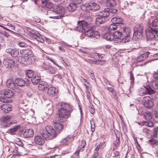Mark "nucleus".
<instances>
[{"mask_svg": "<svg viewBox=\"0 0 158 158\" xmlns=\"http://www.w3.org/2000/svg\"><path fill=\"white\" fill-rule=\"evenodd\" d=\"M24 57L23 56V57L18 56L17 58V60L18 62L21 64H25V62L26 61V60Z\"/></svg>", "mask_w": 158, "mask_h": 158, "instance_id": "41", "label": "nucleus"}, {"mask_svg": "<svg viewBox=\"0 0 158 158\" xmlns=\"http://www.w3.org/2000/svg\"><path fill=\"white\" fill-rule=\"evenodd\" d=\"M81 0H71V2L73 4H75L77 6H78V5L81 2Z\"/></svg>", "mask_w": 158, "mask_h": 158, "instance_id": "53", "label": "nucleus"}, {"mask_svg": "<svg viewBox=\"0 0 158 158\" xmlns=\"http://www.w3.org/2000/svg\"><path fill=\"white\" fill-rule=\"evenodd\" d=\"M143 32L138 31H134V33L133 34V39L135 40L141 38L143 36L142 34Z\"/></svg>", "mask_w": 158, "mask_h": 158, "instance_id": "23", "label": "nucleus"}, {"mask_svg": "<svg viewBox=\"0 0 158 158\" xmlns=\"http://www.w3.org/2000/svg\"><path fill=\"white\" fill-rule=\"evenodd\" d=\"M150 52H147L142 54L138 57L136 59V61L138 62H140L143 60L147 58Z\"/></svg>", "mask_w": 158, "mask_h": 158, "instance_id": "19", "label": "nucleus"}, {"mask_svg": "<svg viewBox=\"0 0 158 158\" xmlns=\"http://www.w3.org/2000/svg\"><path fill=\"white\" fill-rule=\"evenodd\" d=\"M15 84H16L18 86L20 87H22L25 84V81L21 78H19L16 79L15 81Z\"/></svg>", "mask_w": 158, "mask_h": 158, "instance_id": "25", "label": "nucleus"}, {"mask_svg": "<svg viewBox=\"0 0 158 158\" xmlns=\"http://www.w3.org/2000/svg\"><path fill=\"white\" fill-rule=\"evenodd\" d=\"M152 87L154 89H158V81H155L152 83Z\"/></svg>", "mask_w": 158, "mask_h": 158, "instance_id": "51", "label": "nucleus"}, {"mask_svg": "<svg viewBox=\"0 0 158 158\" xmlns=\"http://www.w3.org/2000/svg\"><path fill=\"white\" fill-rule=\"evenodd\" d=\"M104 144V142H101L99 144L97 145L96 148L94 150V151L96 152H98L99 149L101 148L103 145Z\"/></svg>", "mask_w": 158, "mask_h": 158, "instance_id": "52", "label": "nucleus"}, {"mask_svg": "<svg viewBox=\"0 0 158 158\" xmlns=\"http://www.w3.org/2000/svg\"><path fill=\"white\" fill-rule=\"evenodd\" d=\"M77 7V5L71 2L67 7V10L69 12H73L76 10Z\"/></svg>", "mask_w": 158, "mask_h": 158, "instance_id": "24", "label": "nucleus"}, {"mask_svg": "<svg viewBox=\"0 0 158 158\" xmlns=\"http://www.w3.org/2000/svg\"><path fill=\"white\" fill-rule=\"evenodd\" d=\"M42 6L50 9L52 8L53 7V5L52 3L49 2L46 4H44Z\"/></svg>", "mask_w": 158, "mask_h": 158, "instance_id": "46", "label": "nucleus"}, {"mask_svg": "<svg viewBox=\"0 0 158 158\" xmlns=\"http://www.w3.org/2000/svg\"><path fill=\"white\" fill-rule=\"evenodd\" d=\"M144 118L147 120H149L152 118V117L151 113L150 112H147L144 114Z\"/></svg>", "mask_w": 158, "mask_h": 158, "instance_id": "44", "label": "nucleus"}, {"mask_svg": "<svg viewBox=\"0 0 158 158\" xmlns=\"http://www.w3.org/2000/svg\"><path fill=\"white\" fill-rule=\"evenodd\" d=\"M118 10L114 8H106L104 9V11L105 13H107L108 14V16L110 13H116L117 12Z\"/></svg>", "mask_w": 158, "mask_h": 158, "instance_id": "34", "label": "nucleus"}, {"mask_svg": "<svg viewBox=\"0 0 158 158\" xmlns=\"http://www.w3.org/2000/svg\"><path fill=\"white\" fill-rule=\"evenodd\" d=\"M158 131V130L157 128L155 129L153 132V136L154 137H156L157 135V132Z\"/></svg>", "mask_w": 158, "mask_h": 158, "instance_id": "61", "label": "nucleus"}, {"mask_svg": "<svg viewBox=\"0 0 158 158\" xmlns=\"http://www.w3.org/2000/svg\"><path fill=\"white\" fill-rule=\"evenodd\" d=\"M47 85L46 83L42 81L40 82L38 85V89L40 90L43 91L45 89L48 88L47 87Z\"/></svg>", "mask_w": 158, "mask_h": 158, "instance_id": "27", "label": "nucleus"}, {"mask_svg": "<svg viewBox=\"0 0 158 158\" xmlns=\"http://www.w3.org/2000/svg\"><path fill=\"white\" fill-rule=\"evenodd\" d=\"M53 11L58 14V15L55 16H50L49 18L54 19H60L64 16L65 10V9L62 6H56L54 7Z\"/></svg>", "mask_w": 158, "mask_h": 158, "instance_id": "5", "label": "nucleus"}, {"mask_svg": "<svg viewBox=\"0 0 158 158\" xmlns=\"http://www.w3.org/2000/svg\"><path fill=\"white\" fill-rule=\"evenodd\" d=\"M79 51L83 53L86 54H87L88 53V51L85 50L84 48L80 49Z\"/></svg>", "mask_w": 158, "mask_h": 158, "instance_id": "63", "label": "nucleus"}, {"mask_svg": "<svg viewBox=\"0 0 158 158\" xmlns=\"http://www.w3.org/2000/svg\"><path fill=\"white\" fill-rule=\"evenodd\" d=\"M122 30L123 37L122 38V42L125 43L128 41L131 38V31L130 28L128 27H123Z\"/></svg>", "mask_w": 158, "mask_h": 158, "instance_id": "7", "label": "nucleus"}, {"mask_svg": "<svg viewBox=\"0 0 158 158\" xmlns=\"http://www.w3.org/2000/svg\"><path fill=\"white\" fill-rule=\"evenodd\" d=\"M19 46L21 47H27V45L24 42H20L18 44Z\"/></svg>", "mask_w": 158, "mask_h": 158, "instance_id": "59", "label": "nucleus"}, {"mask_svg": "<svg viewBox=\"0 0 158 158\" xmlns=\"http://www.w3.org/2000/svg\"><path fill=\"white\" fill-rule=\"evenodd\" d=\"M55 69L51 67H50L49 68L48 70V72L49 73L51 74H53L55 73Z\"/></svg>", "mask_w": 158, "mask_h": 158, "instance_id": "55", "label": "nucleus"}, {"mask_svg": "<svg viewBox=\"0 0 158 158\" xmlns=\"http://www.w3.org/2000/svg\"><path fill=\"white\" fill-rule=\"evenodd\" d=\"M57 90H56V88L54 87H51L48 89L47 93L49 95H55L57 93Z\"/></svg>", "mask_w": 158, "mask_h": 158, "instance_id": "30", "label": "nucleus"}, {"mask_svg": "<svg viewBox=\"0 0 158 158\" xmlns=\"http://www.w3.org/2000/svg\"><path fill=\"white\" fill-rule=\"evenodd\" d=\"M116 139L115 141H114L113 143V151H114V149H117L119 146L120 141L119 138L117 137V136L116 135Z\"/></svg>", "mask_w": 158, "mask_h": 158, "instance_id": "33", "label": "nucleus"}, {"mask_svg": "<svg viewBox=\"0 0 158 158\" xmlns=\"http://www.w3.org/2000/svg\"><path fill=\"white\" fill-rule=\"evenodd\" d=\"M91 6V10H98L100 6L98 4L95 2L90 3Z\"/></svg>", "mask_w": 158, "mask_h": 158, "instance_id": "38", "label": "nucleus"}, {"mask_svg": "<svg viewBox=\"0 0 158 158\" xmlns=\"http://www.w3.org/2000/svg\"><path fill=\"white\" fill-rule=\"evenodd\" d=\"M106 2L107 5L108 6H114L116 4L115 0H107Z\"/></svg>", "mask_w": 158, "mask_h": 158, "instance_id": "37", "label": "nucleus"}, {"mask_svg": "<svg viewBox=\"0 0 158 158\" xmlns=\"http://www.w3.org/2000/svg\"><path fill=\"white\" fill-rule=\"evenodd\" d=\"M19 144H16L14 146L13 152L16 154H18L19 150Z\"/></svg>", "mask_w": 158, "mask_h": 158, "instance_id": "48", "label": "nucleus"}, {"mask_svg": "<svg viewBox=\"0 0 158 158\" xmlns=\"http://www.w3.org/2000/svg\"><path fill=\"white\" fill-rule=\"evenodd\" d=\"M143 26L141 24H137L136 26L134 27V31H138L143 32Z\"/></svg>", "mask_w": 158, "mask_h": 158, "instance_id": "39", "label": "nucleus"}, {"mask_svg": "<svg viewBox=\"0 0 158 158\" xmlns=\"http://www.w3.org/2000/svg\"><path fill=\"white\" fill-rule=\"evenodd\" d=\"M34 135V132L31 129H26L23 132V135L26 138H29L32 137Z\"/></svg>", "mask_w": 158, "mask_h": 158, "instance_id": "16", "label": "nucleus"}, {"mask_svg": "<svg viewBox=\"0 0 158 158\" xmlns=\"http://www.w3.org/2000/svg\"><path fill=\"white\" fill-rule=\"evenodd\" d=\"M149 143L151 145H154L156 143L157 141L154 139H152L149 141Z\"/></svg>", "mask_w": 158, "mask_h": 158, "instance_id": "56", "label": "nucleus"}, {"mask_svg": "<svg viewBox=\"0 0 158 158\" xmlns=\"http://www.w3.org/2000/svg\"><path fill=\"white\" fill-rule=\"evenodd\" d=\"M142 101L143 105L147 108L150 109L153 106V102L150 97H144L143 98Z\"/></svg>", "mask_w": 158, "mask_h": 158, "instance_id": "9", "label": "nucleus"}, {"mask_svg": "<svg viewBox=\"0 0 158 158\" xmlns=\"http://www.w3.org/2000/svg\"><path fill=\"white\" fill-rule=\"evenodd\" d=\"M50 66L44 63H43L41 65V68L43 70H48Z\"/></svg>", "mask_w": 158, "mask_h": 158, "instance_id": "50", "label": "nucleus"}, {"mask_svg": "<svg viewBox=\"0 0 158 158\" xmlns=\"http://www.w3.org/2000/svg\"><path fill=\"white\" fill-rule=\"evenodd\" d=\"M129 73L130 74V79L131 80V82L132 83L134 82V77L132 71H130Z\"/></svg>", "mask_w": 158, "mask_h": 158, "instance_id": "58", "label": "nucleus"}, {"mask_svg": "<svg viewBox=\"0 0 158 158\" xmlns=\"http://www.w3.org/2000/svg\"><path fill=\"white\" fill-rule=\"evenodd\" d=\"M20 143L18 154H16V155L17 156H23L26 154V149L23 146V144L22 142H20Z\"/></svg>", "mask_w": 158, "mask_h": 158, "instance_id": "17", "label": "nucleus"}, {"mask_svg": "<svg viewBox=\"0 0 158 158\" xmlns=\"http://www.w3.org/2000/svg\"><path fill=\"white\" fill-rule=\"evenodd\" d=\"M111 21L112 23H114L115 24H123V20L121 18H117L114 17L111 19Z\"/></svg>", "mask_w": 158, "mask_h": 158, "instance_id": "28", "label": "nucleus"}, {"mask_svg": "<svg viewBox=\"0 0 158 158\" xmlns=\"http://www.w3.org/2000/svg\"><path fill=\"white\" fill-rule=\"evenodd\" d=\"M74 138V137L73 136H69L61 140L60 141V143H63V145H67L73 140Z\"/></svg>", "mask_w": 158, "mask_h": 158, "instance_id": "18", "label": "nucleus"}, {"mask_svg": "<svg viewBox=\"0 0 158 158\" xmlns=\"http://www.w3.org/2000/svg\"><path fill=\"white\" fill-rule=\"evenodd\" d=\"M145 33L147 41L148 42L150 40L154 39L155 35L158 33V30L150 27L146 29Z\"/></svg>", "mask_w": 158, "mask_h": 158, "instance_id": "6", "label": "nucleus"}, {"mask_svg": "<svg viewBox=\"0 0 158 158\" xmlns=\"http://www.w3.org/2000/svg\"><path fill=\"white\" fill-rule=\"evenodd\" d=\"M0 109H1L3 112L6 113H8L11 110L10 106L7 104H3L0 106Z\"/></svg>", "mask_w": 158, "mask_h": 158, "instance_id": "20", "label": "nucleus"}, {"mask_svg": "<svg viewBox=\"0 0 158 158\" xmlns=\"http://www.w3.org/2000/svg\"><path fill=\"white\" fill-rule=\"evenodd\" d=\"M15 64V61L12 60H9L7 59H4L3 61V67L9 69L12 67H13Z\"/></svg>", "mask_w": 158, "mask_h": 158, "instance_id": "12", "label": "nucleus"}, {"mask_svg": "<svg viewBox=\"0 0 158 158\" xmlns=\"http://www.w3.org/2000/svg\"><path fill=\"white\" fill-rule=\"evenodd\" d=\"M32 53V51L29 49H24L22 50L21 54L24 57H27L31 55Z\"/></svg>", "mask_w": 158, "mask_h": 158, "instance_id": "26", "label": "nucleus"}, {"mask_svg": "<svg viewBox=\"0 0 158 158\" xmlns=\"http://www.w3.org/2000/svg\"><path fill=\"white\" fill-rule=\"evenodd\" d=\"M35 62V60L33 56H30L26 60V62L29 64H32Z\"/></svg>", "mask_w": 158, "mask_h": 158, "instance_id": "42", "label": "nucleus"}, {"mask_svg": "<svg viewBox=\"0 0 158 158\" xmlns=\"http://www.w3.org/2000/svg\"><path fill=\"white\" fill-rule=\"evenodd\" d=\"M78 26L77 27V30L82 33H85V35L87 37L92 38L94 40L98 39L100 37V33L97 31L92 29L86 30L85 27L88 25L89 23L85 21H79L77 22Z\"/></svg>", "mask_w": 158, "mask_h": 158, "instance_id": "2", "label": "nucleus"}, {"mask_svg": "<svg viewBox=\"0 0 158 158\" xmlns=\"http://www.w3.org/2000/svg\"><path fill=\"white\" fill-rule=\"evenodd\" d=\"M89 110L91 114H94L95 112L94 109L91 106H89Z\"/></svg>", "mask_w": 158, "mask_h": 158, "instance_id": "60", "label": "nucleus"}, {"mask_svg": "<svg viewBox=\"0 0 158 158\" xmlns=\"http://www.w3.org/2000/svg\"><path fill=\"white\" fill-rule=\"evenodd\" d=\"M6 85L7 87L13 90L18 88V86L15 83L14 81L11 79L7 80L6 81Z\"/></svg>", "mask_w": 158, "mask_h": 158, "instance_id": "15", "label": "nucleus"}, {"mask_svg": "<svg viewBox=\"0 0 158 158\" xmlns=\"http://www.w3.org/2000/svg\"><path fill=\"white\" fill-rule=\"evenodd\" d=\"M117 28V25L113 23L111 24L108 28V30L110 31H114Z\"/></svg>", "mask_w": 158, "mask_h": 158, "instance_id": "43", "label": "nucleus"}, {"mask_svg": "<svg viewBox=\"0 0 158 158\" xmlns=\"http://www.w3.org/2000/svg\"><path fill=\"white\" fill-rule=\"evenodd\" d=\"M98 16L95 19V23L97 25H100L104 23L106 21L107 18L108 16L107 13H105L104 10L98 13Z\"/></svg>", "mask_w": 158, "mask_h": 158, "instance_id": "4", "label": "nucleus"}, {"mask_svg": "<svg viewBox=\"0 0 158 158\" xmlns=\"http://www.w3.org/2000/svg\"><path fill=\"white\" fill-rule=\"evenodd\" d=\"M2 34L4 36L7 38H8L10 35V34L8 32H7L6 31L3 32Z\"/></svg>", "mask_w": 158, "mask_h": 158, "instance_id": "64", "label": "nucleus"}, {"mask_svg": "<svg viewBox=\"0 0 158 158\" xmlns=\"http://www.w3.org/2000/svg\"><path fill=\"white\" fill-rule=\"evenodd\" d=\"M150 27L158 30V19H156L153 20L152 23V26Z\"/></svg>", "mask_w": 158, "mask_h": 158, "instance_id": "36", "label": "nucleus"}, {"mask_svg": "<svg viewBox=\"0 0 158 158\" xmlns=\"http://www.w3.org/2000/svg\"><path fill=\"white\" fill-rule=\"evenodd\" d=\"M106 88L108 89V90L111 93V94H112L114 95V94H115L114 90L113 88L111 87H106Z\"/></svg>", "mask_w": 158, "mask_h": 158, "instance_id": "57", "label": "nucleus"}, {"mask_svg": "<svg viewBox=\"0 0 158 158\" xmlns=\"http://www.w3.org/2000/svg\"><path fill=\"white\" fill-rule=\"evenodd\" d=\"M40 80L41 78L38 75H35L32 77L31 80L33 83L36 84L40 81Z\"/></svg>", "mask_w": 158, "mask_h": 158, "instance_id": "32", "label": "nucleus"}, {"mask_svg": "<svg viewBox=\"0 0 158 158\" xmlns=\"http://www.w3.org/2000/svg\"><path fill=\"white\" fill-rule=\"evenodd\" d=\"M86 144V143L85 140H83L81 142V147L80 148H79L77 150V152H78V154L79 153V152L81 151H83V148H84L85 145Z\"/></svg>", "mask_w": 158, "mask_h": 158, "instance_id": "40", "label": "nucleus"}, {"mask_svg": "<svg viewBox=\"0 0 158 158\" xmlns=\"http://www.w3.org/2000/svg\"><path fill=\"white\" fill-rule=\"evenodd\" d=\"M46 132L41 133L42 136L36 135L34 137L35 143L37 144L42 145L45 142L44 139L50 140L55 138L56 133L53 127L50 126H47L45 127Z\"/></svg>", "mask_w": 158, "mask_h": 158, "instance_id": "1", "label": "nucleus"}, {"mask_svg": "<svg viewBox=\"0 0 158 158\" xmlns=\"http://www.w3.org/2000/svg\"><path fill=\"white\" fill-rule=\"evenodd\" d=\"M12 116L7 115L6 117L3 116L1 118L2 125L4 127H9L12 123L10 122V119L13 118Z\"/></svg>", "mask_w": 158, "mask_h": 158, "instance_id": "11", "label": "nucleus"}, {"mask_svg": "<svg viewBox=\"0 0 158 158\" xmlns=\"http://www.w3.org/2000/svg\"><path fill=\"white\" fill-rule=\"evenodd\" d=\"M19 127V125L15 126L12 128L9 129L7 132L12 135H14L15 132L17 131Z\"/></svg>", "mask_w": 158, "mask_h": 158, "instance_id": "35", "label": "nucleus"}, {"mask_svg": "<svg viewBox=\"0 0 158 158\" xmlns=\"http://www.w3.org/2000/svg\"><path fill=\"white\" fill-rule=\"evenodd\" d=\"M154 39L150 40L148 42L150 44V45L153 46L154 45H156L157 44V42L155 41V40H154V41H153Z\"/></svg>", "mask_w": 158, "mask_h": 158, "instance_id": "54", "label": "nucleus"}, {"mask_svg": "<svg viewBox=\"0 0 158 158\" xmlns=\"http://www.w3.org/2000/svg\"><path fill=\"white\" fill-rule=\"evenodd\" d=\"M66 121H62L60 118L56 117L53 121V124L57 132L61 131L63 129V125L61 123H64Z\"/></svg>", "mask_w": 158, "mask_h": 158, "instance_id": "8", "label": "nucleus"}, {"mask_svg": "<svg viewBox=\"0 0 158 158\" xmlns=\"http://www.w3.org/2000/svg\"><path fill=\"white\" fill-rule=\"evenodd\" d=\"M30 35L31 37L35 39L38 41L43 43L44 41L45 37L41 35L38 31H32L31 32Z\"/></svg>", "mask_w": 158, "mask_h": 158, "instance_id": "10", "label": "nucleus"}, {"mask_svg": "<svg viewBox=\"0 0 158 158\" xmlns=\"http://www.w3.org/2000/svg\"><path fill=\"white\" fill-rule=\"evenodd\" d=\"M61 45L63 46L64 47H70L71 46L69 45L68 43H65L63 41H61V42L60 43Z\"/></svg>", "mask_w": 158, "mask_h": 158, "instance_id": "62", "label": "nucleus"}, {"mask_svg": "<svg viewBox=\"0 0 158 158\" xmlns=\"http://www.w3.org/2000/svg\"><path fill=\"white\" fill-rule=\"evenodd\" d=\"M57 106L59 112L56 114V117L60 118L63 121H66L72 111L71 106L66 103L61 102L59 103Z\"/></svg>", "mask_w": 158, "mask_h": 158, "instance_id": "3", "label": "nucleus"}, {"mask_svg": "<svg viewBox=\"0 0 158 158\" xmlns=\"http://www.w3.org/2000/svg\"><path fill=\"white\" fill-rule=\"evenodd\" d=\"M6 97L4 96H1L0 97V101L3 103H6L9 102V100Z\"/></svg>", "mask_w": 158, "mask_h": 158, "instance_id": "47", "label": "nucleus"}, {"mask_svg": "<svg viewBox=\"0 0 158 158\" xmlns=\"http://www.w3.org/2000/svg\"><path fill=\"white\" fill-rule=\"evenodd\" d=\"M113 38L117 39H121L123 37L122 33L120 31H115L113 34Z\"/></svg>", "mask_w": 158, "mask_h": 158, "instance_id": "31", "label": "nucleus"}, {"mask_svg": "<svg viewBox=\"0 0 158 158\" xmlns=\"http://www.w3.org/2000/svg\"><path fill=\"white\" fill-rule=\"evenodd\" d=\"M90 123L91 125V128L92 133L95 131V123L94 120H92L90 121Z\"/></svg>", "mask_w": 158, "mask_h": 158, "instance_id": "49", "label": "nucleus"}, {"mask_svg": "<svg viewBox=\"0 0 158 158\" xmlns=\"http://www.w3.org/2000/svg\"><path fill=\"white\" fill-rule=\"evenodd\" d=\"M154 91L150 86H149L141 88L140 90L141 92L144 94H154Z\"/></svg>", "mask_w": 158, "mask_h": 158, "instance_id": "13", "label": "nucleus"}, {"mask_svg": "<svg viewBox=\"0 0 158 158\" xmlns=\"http://www.w3.org/2000/svg\"><path fill=\"white\" fill-rule=\"evenodd\" d=\"M3 94L6 97L8 98L13 97L14 95V93L13 91L8 89L4 90Z\"/></svg>", "mask_w": 158, "mask_h": 158, "instance_id": "21", "label": "nucleus"}, {"mask_svg": "<svg viewBox=\"0 0 158 158\" xmlns=\"http://www.w3.org/2000/svg\"><path fill=\"white\" fill-rule=\"evenodd\" d=\"M81 9L83 11H88L91 10V6L90 3H85L81 6Z\"/></svg>", "mask_w": 158, "mask_h": 158, "instance_id": "29", "label": "nucleus"}, {"mask_svg": "<svg viewBox=\"0 0 158 158\" xmlns=\"http://www.w3.org/2000/svg\"><path fill=\"white\" fill-rule=\"evenodd\" d=\"M103 39L107 41H111L113 39V34L110 32H106L103 35Z\"/></svg>", "mask_w": 158, "mask_h": 158, "instance_id": "22", "label": "nucleus"}, {"mask_svg": "<svg viewBox=\"0 0 158 158\" xmlns=\"http://www.w3.org/2000/svg\"><path fill=\"white\" fill-rule=\"evenodd\" d=\"M33 72L30 70H29L27 71L26 73V76L27 77L29 78H31L34 76Z\"/></svg>", "mask_w": 158, "mask_h": 158, "instance_id": "45", "label": "nucleus"}, {"mask_svg": "<svg viewBox=\"0 0 158 158\" xmlns=\"http://www.w3.org/2000/svg\"><path fill=\"white\" fill-rule=\"evenodd\" d=\"M6 51L7 53L10 54L13 57H17L19 54V51L16 48H8L6 49Z\"/></svg>", "mask_w": 158, "mask_h": 158, "instance_id": "14", "label": "nucleus"}]
</instances>
